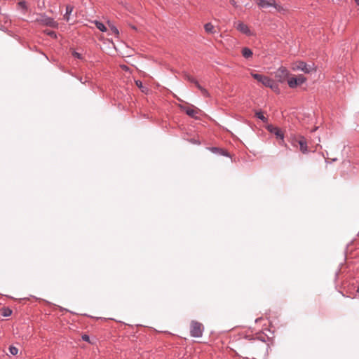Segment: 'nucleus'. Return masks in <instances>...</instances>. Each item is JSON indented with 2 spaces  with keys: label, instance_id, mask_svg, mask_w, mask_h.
<instances>
[{
  "label": "nucleus",
  "instance_id": "nucleus-15",
  "mask_svg": "<svg viewBox=\"0 0 359 359\" xmlns=\"http://www.w3.org/2000/svg\"><path fill=\"white\" fill-rule=\"evenodd\" d=\"M96 27L102 32H105L107 31V27L106 26L101 22L98 21V20H94L93 22Z\"/></svg>",
  "mask_w": 359,
  "mask_h": 359
},
{
  "label": "nucleus",
  "instance_id": "nucleus-7",
  "mask_svg": "<svg viewBox=\"0 0 359 359\" xmlns=\"http://www.w3.org/2000/svg\"><path fill=\"white\" fill-rule=\"evenodd\" d=\"M180 109L183 110L191 118H197V115L199 112V109L195 108L194 106L192 107H187L183 105L180 106Z\"/></svg>",
  "mask_w": 359,
  "mask_h": 359
},
{
  "label": "nucleus",
  "instance_id": "nucleus-2",
  "mask_svg": "<svg viewBox=\"0 0 359 359\" xmlns=\"http://www.w3.org/2000/svg\"><path fill=\"white\" fill-rule=\"evenodd\" d=\"M35 22L52 28H57L58 23L53 18L47 16L46 14H41L39 18H36Z\"/></svg>",
  "mask_w": 359,
  "mask_h": 359
},
{
  "label": "nucleus",
  "instance_id": "nucleus-29",
  "mask_svg": "<svg viewBox=\"0 0 359 359\" xmlns=\"http://www.w3.org/2000/svg\"><path fill=\"white\" fill-rule=\"evenodd\" d=\"M195 86H196V88H197L198 90H200V91H201V90H202V89H203V88H204L203 87H202V86L199 84V83H198V82H196V83H195Z\"/></svg>",
  "mask_w": 359,
  "mask_h": 359
},
{
  "label": "nucleus",
  "instance_id": "nucleus-24",
  "mask_svg": "<svg viewBox=\"0 0 359 359\" xmlns=\"http://www.w3.org/2000/svg\"><path fill=\"white\" fill-rule=\"evenodd\" d=\"M72 56L79 60H81L83 58L81 54L75 50L72 52Z\"/></svg>",
  "mask_w": 359,
  "mask_h": 359
},
{
  "label": "nucleus",
  "instance_id": "nucleus-25",
  "mask_svg": "<svg viewBox=\"0 0 359 359\" xmlns=\"http://www.w3.org/2000/svg\"><path fill=\"white\" fill-rule=\"evenodd\" d=\"M201 93L203 95V96H204L205 97H210V93H208V91L205 88L202 89Z\"/></svg>",
  "mask_w": 359,
  "mask_h": 359
},
{
  "label": "nucleus",
  "instance_id": "nucleus-32",
  "mask_svg": "<svg viewBox=\"0 0 359 359\" xmlns=\"http://www.w3.org/2000/svg\"><path fill=\"white\" fill-rule=\"evenodd\" d=\"M355 3L357 4V5L359 6V0H355Z\"/></svg>",
  "mask_w": 359,
  "mask_h": 359
},
{
  "label": "nucleus",
  "instance_id": "nucleus-18",
  "mask_svg": "<svg viewBox=\"0 0 359 359\" xmlns=\"http://www.w3.org/2000/svg\"><path fill=\"white\" fill-rule=\"evenodd\" d=\"M255 115L259 119H260L264 123H266L268 121V118L264 116L262 111H257L255 113Z\"/></svg>",
  "mask_w": 359,
  "mask_h": 359
},
{
  "label": "nucleus",
  "instance_id": "nucleus-11",
  "mask_svg": "<svg viewBox=\"0 0 359 359\" xmlns=\"http://www.w3.org/2000/svg\"><path fill=\"white\" fill-rule=\"evenodd\" d=\"M237 29L248 35L250 34V30L248 28V25L243 22L238 23V25H237Z\"/></svg>",
  "mask_w": 359,
  "mask_h": 359
},
{
  "label": "nucleus",
  "instance_id": "nucleus-22",
  "mask_svg": "<svg viewBox=\"0 0 359 359\" xmlns=\"http://www.w3.org/2000/svg\"><path fill=\"white\" fill-rule=\"evenodd\" d=\"M9 352L11 354H12L13 355H15L18 354V348H16L15 346H11L9 347Z\"/></svg>",
  "mask_w": 359,
  "mask_h": 359
},
{
  "label": "nucleus",
  "instance_id": "nucleus-3",
  "mask_svg": "<svg viewBox=\"0 0 359 359\" xmlns=\"http://www.w3.org/2000/svg\"><path fill=\"white\" fill-rule=\"evenodd\" d=\"M203 325L197 321H191L190 327V334L193 337L199 338L203 335Z\"/></svg>",
  "mask_w": 359,
  "mask_h": 359
},
{
  "label": "nucleus",
  "instance_id": "nucleus-5",
  "mask_svg": "<svg viewBox=\"0 0 359 359\" xmlns=\"http://www.w3.org/2000/svg\"><path fill=\"white\" fill-rule=\"evenodd\" d=\"M289 71L284 67H279L275 72V77L280 83L285 82L288 79Z\"/></svg>",
  "mask_w": 359,
  "mask_h": 359
},
{
  "label": "nucleus",
  "instance_id": "nucleus-31",
  "mask_svg": "<svg viewBox=\"0 0 359 359\" xmlns=\"http://www.w3.org/2000/svg\"><path fill=\"white\" fill-rule=\"evenodd\" d=\"M122 68H123V69H126V70H127V69H128V67L127 66H126V65H123V66L122 67Z\"/></svg>",
  "mask_w": 359,
  "mask_h": 359
},
{
  "label": "nucleus",
  "instance_id": "nucleus-27",
  "mask_svg": "<svg viewBox=\"0 0 359 359\" xmlns=\"http://www.w3.org/2000/svg\"><path fill=\"white\" fill-rule=\"evenodd\" d=\"M81 338L84 341H90V337L87 334L82 335Z\"/></svg>",
  "mask_w": 359,
  "mask_h": 359
},
{
  "label": "nucleus",
  "instance_id": "nucleus-35",
  "mask_svg": "<svg viewBox=\"0 0 359 359\" xmlns=\"http://www.w3.org/2000/svg\"><path fill=\"white\" fill-rule=\"evenodd\" d=\"M357 292H358V293H359V286L358 287Z\"/></svg>",
  "mask_w": 359,
  "mask_h": 359
},
{
  "label": "nucleus",
  "instance_id": "nucleus-6",
  "mask_svg": "<svg viewBox=\"0 0 359 359\" xmlns=\"http://www.w3.org/2000/svg\"><path fill=\"white\" fill-rule=\"evenodd\" d=\"M293 69L302 71L306 74H309L314 69V68H313V65H307L304 62L299 61L295 64L294 67H293Z\"/></svg>",
  "mask_w": 359,
  "mask_h": 359
},
{
  "label": "nucleus",
  "instance_id": "nucleus-16",
  "mask_svg": "<svg viewBox=\"0 0 359 359\" xmlns=\"http://www.w3.org/2000/svg\"><path fill=\"white\" fill-rule=\"evenodd\" d=\"M204 29L207 33H214L215 31V27L210 23H206L204 25Z\"/></svg>",
  "mask_w": 359,
  "mask_h": 359
},
{
  "label": "nucleus",
  "instance_id": "nucleus-23",
  "mask_svg": "<svg viewBox=\"0 0 359 359\" xmlns=\"http://www.w3.org/2000/svg\"><path fill=\"white\" fill-rule=\"evenodd\" d=\"M135 84L139 88L142 89V92L144 91L145 88L143 86L142 82L140 80L135 81Z\"/></svg>",
  "mask_w": 359,
  "mask_h": 359
},
{
  "label": "nucleus",
  "instance_id": "nucleus-17",
  "mask_svg": "<svg viewBox=\"0 0 359 359\" xmlns=\"http://www.w3.org/2000/svg\"><path fill=\"white\" fill-rule=\"evenodd\" d=\"M273 8H274L278 12H280V13H284L285 11H286V8H284L283 6L277 4L276 1H275V5L273 6Z\"/></svg>",
  "mask_w": 359,
  "mask_h": 359
},
{
  "label": "nucleus",
  "instance_id": "nucleus-9",
  "mask_svg": "<svg viewBox=\"0 0 359 359\" xmlns=\"http://www.w3.org/2000/svg\"><path fill=\"white\" fill-rule=\"evenodd\" d=\"M259 8H269L275 5V0H256Z\"/></svg>",
  "mask_w": 359,
  "mask_h": 359
},
{
  "label": "nucleus",
  "instance_id": "nucleus-14",
  "mask_svg": "<svg viewBox=\"0 0 359 359\" xmlns=\"http://www.w3.org/2000/svg\"><path fill=\"white\" fill-rule=\"evenodd\" d=\"M73 9H74L73 6H72L70 5H68L66 6V12H65V14L64 15V19L67 22H68L69 20V15L72 13Z\"/></svg>",
  "mask_w": 359,
  "mask_h": 359
},
{
  "label": "nucleus",
  "instance_id": "nucleus-26",
  "mask_svg": "<svg viewBox=\"0 0 359 359\" xmlns=\"http://www.w3.org/2000/svg\"><path fill=\"white\" fill-rule=\"evenodd\" d=\"M187 80H188L189 81H190L191 83H194V84H195L196 82H198V81H197L195 78H194V77H192V76H187Z\"/></svg>",
  "mask_w": 359,
  "mask_h": 359
},
{
  "label": "nucleus",
  "instance_id": "nucleus-34",
  "mask_svg": "<svg viewBox=\"0 0 359 359\" xmlns=\"http://www.w3.org/2000/svg\"><path fill=\"white\" fill-rule=\"evenodd\" d=\"M80 81H81V83H84L86 82V81H83V79H80Z\"/></svg>",
  "mask_w": 359,
  "mask_h": 359
},
{
  "label": "nucleus",
  "instance_id": "nucleus-4",
  "mask_svg": "<svg viewBox=\"0 0 359 359\" xmlns=\"http://www.w3.org/2000/svg\"><path fill=\"white\" fill-rule=\"evenodd\" d=\"M306 81V79L304 76L302 74H299L297 76H292L288 78L287 79V83L290 88H294L304 83H305Z\"/></svg>",
  "mask_w": 359,
  "mask_h": 359
},
{
  "label": "nucleus",
  "instance_id": "nucleus-12",
  "mask_svg": "<svg viewBox=\"0 0 359 359\" xmlns=\"http://www.w3.org/2000/svg\"><path fill=\"white\" fill-rule=\"evenodd\" d=\"M210 150L212 151L214 153H217V154H220L222 156H229V153L226 151H225V150H224L222 149H220L219 147H210Z\"/></svg>",
  "mask_w": 359,
  "mask_h": 359
},
{
  "label": "nucleus",
  "instance_id": "nucleus-30",
  "mask_svg": "<svg viewBox=\"0 0 359 359\" xmlns=\"http://www.w3.org/2000/svg\"><path fill=\"white\" fill-rule=\"evenodd\" d=\"M231 4L233 6L236 5V1L234 0H231Z\"/></svg>",
  "mask_w": 359,
  "mask_h": 359
},
{
  "label": "nucleus",
  "instance_id": "nucleus-21",
  "mask_svg": "<svg viewBox=\"0 0 359 359\" xmlns=\"http://www.w3.org/2000/svg\"><path fill=\"white\" fill-rule=\"evenodd\" d=\"M44 33L46 34L48 36L53 38V39H55L57 38V34L54 31H51V30H45L44 31Z\"/></svg>",
  "mask_w": 359,
  "mask_h": 359
},
{
  "label": "nucleus",
  "instance_id": "nucleus-33",
  "mask_svg": "<svg viewBox=\"0 0 359 359\" xmlns=\"http://www.w3.org/2000/svg\"><path fill=\"white\" fill-rule=\"evenodd\" d=\"M80 81H81V83H84L86 82V81H83V79H80Z\"/></svg>",
  "mask_w": 359,
  "mask_h": 359
},
{
  "label": "nucleus",
  "instance_id": "nucleus-20",
  "mask_svg": "<svg viewBox=\"0 0 359 359\" xmlns=\"http://www.w3.org/2000/svg\"><path fill=\"white\" fill-rule=\"evenodd\" d=\"M109 27H110L111 32L115 34L116 35H118L119 34L118 29L116 26H114L112 23H111L110 21L107 22Z\"/></svg>",
  "mask_w": 359,
  "mask_h": 359
},
{
  "label": "nucleus",
  "instance_id": "nucleus-28",
  "mask_svg": "<svg viewBox=\"0 0 359 359\" xmlns=\"http://www.w3.org/2000/svg\"><path fill=\"white\" fill-rule=\"evenodd\" d=\"M18 4H19V6H20V7H22V8H25V9H26V8H27L26 2H25V1H20Z\"/></svg>",
  "mask_w": 359,
  "mask_h": 359
},
{
  "label": "nucleus",
  "instance_id": "nucleus-13",
  "mask_svg": "<svg viewBox=\"0 0 359 359\" xmlns=\"http://www.w3.org/2000/svg\"><path fill=\"white\" fill-rule=\"evenodd\" d=\"M241 53H242V55L246 59L251 57L253 55L252 50L248 47L243 48Z\"/></svg>",
  "mask_w": 359,
  "mask_h": 359
},
{
  "label": "nucleus",
  "instance_id": "nucleus-8",
  "mask_svg": "<svg viewBox=\"0 0 359 359\" xmlns=\"http://www.w3.org/2000/svg\"><path fill=\"white\" fill-rule=\"evenodd\" d=\"M266 129L271 133L274 134L277 138L280 139L282 141L284 140V134L278 128V127H275L273 125H269L266 127Z\"/></svg>",
  "mask_w": 359,
  "mask_h": 359
},
{
  "label": "nucleus",
  "instance_id": "nucleus-1",
  "mask_svg": "<svg viewBox=\"0 0 359 359\" xmlns=\"http://www.w3.org/2000/svg\"><path fill=\"white\" fill-rule=\"evenodd\" d=\"M251 76L253 79L261 83L263 86L270 88L274 91L279 90L278 85L269 76L254 72L251 73Z\"/></svg>",
  "mask_w": 359,
  "mask_h": 359
},
{
  "label": "nucleus",
  "instance_id": "nucleus-10",
  "mask_svg": "<svg viewBox=\"0 0 359 359\" xmlns=\"http://www.w3.org/2000/svg\"><path fill=\"white\" fill-rule=\"evenodd\" d=\"M298 143L299 144L300 151L303 154H308L309 150H308L307 142H306V139L302 136L300 137V139L298 140Z\"/></svg>",
  "mask_w": 359,
  "mask_h": 359
},
{
  "label": "nucleus",
  "instance_id": "nucleus-19",
  "mask_svg": "<svg viewBox=\"0 0 359 359\" xmlns=\"http://www.w3.org/2000/svg\"><path fill=\"white\" fill-rule=\"evenodd\" d=\"M1 314L4 317H8L12 314V310L9 308H3Z\"/></svg>",
  "mask_w": 359,
  "mask_h": 359
}]
</instances>
